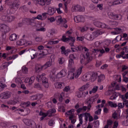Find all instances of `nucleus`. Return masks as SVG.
I'll use <instances>...</instances> for the list:
<instances>
[{"label": "nucleus", "instance_id": "obj_13", "mask_svg": "<svg viewBox=\"0 0 128 128\" xmlns=\"http://www.w3.org/2000/svg\"><path fill=\"white\" fill-rule=\"evenodd\" d=\"M41 80L44 88H48V78L44 77Z\"/></svg>", "mask_w": 128, "mask_h": 128}, {"label": "nucleus", "instance_id": "obj_59", "mask_svg": "<svg viewBox=\"0 0 128 128\" xmlns=\"http://www.w3.org/2000/svg\"><path fill=\"white\" fill-rule=\"evenodd\" d=\"M36 78L34 76H32L29 80V84H32Z\"/></svg>", "mask_w": 128, "mask_h": 128}, {"label": "nucleus", "instance_id": "obj_20", "mask_svg": "<svg viewBox=\"0 0 128 128\" xmlns=\"http://www.w3.org/2000/svg\"><path fill=\"white\" fill-rule=\"evenodd\" d=\"M47 12L49 16H52L56 12V10H54V8L48 7Z\"/></svg>", "mask_w": 128, "mask_h": 128}, {"label": "nucleus", "instance_id": "obj_57", "mask_svg": "<svg viewBox=\"0 0 128 128\" xmlns=\"http://www.w3.org/2000/svg\"><path fill=\"white\" fill-rule=\"evenodd\" d=\"M74 49H75V50H80V51H82V46H79L78 47H75L74 48Z\"/></svg>", "mask_w": 128, "mask_h": 128}, {"label": "nucleus", "instance_id": "obj_58", "mask_svg": "<svg viewBox=\"0 0 128 128\" xmlns=\"http://www.w3.org/2000/svg\"><path fill=\"white\" fill-rule=\"evenodd\" d=\"M30 100H38V96L36 95L32 96L30 97Z\"/></svg>", "mask_w": 128, "mask_h": 128}, {"label": "nucleus", "instance_id": "obj_8", "mask_svg": "<svg viewBox=\"0 0 128 128\" xmlns=\"http://www.w3.org/2000/svg\"><path fill=\"white\" fill-rule=\"evenodd\" d=\"M74 20L76 22H84V18L82 16H78L74 17Z\"/></svg>", "mask_w": 128, "mask_h": 128}, {"label": "nucleus", "instance_id": "obj_17", "mask_svg": "<svg viewBox=\"0 0 128 128\" xmlns=\"http://www.w3.org/2000/svg\"><path fill=\"white\" fill-rule=\"evenodd\" d=\"M54 86L56 88H63L64 87V83L57 82L54 84Z\"/></svg>", "mask_w": 128, "mask_h": 128}, {"label": "nucleus", "instance_id": "obj_5", "mask_svg": "<svg viewBox=\"0 0 128 128\" xmlns=\"http://www.w3.org/2000/svg\"><path fill=\"white\" fill-rule=\"evenodd\" d=\"M12 6L10 7V10H17L18 9L20 6V2L18 0H15L12 3Z\"/></svg>", "mask_w": 128, "mask_h": 128}, {"label": "nucleus", "instance_id": "obj_42", "mask_svg": "<svg viewBox=\"0 0 128 128\" xmlns=\"http://www.w3.org/2000/svg\"><path fill=\"white\" fill-rule=\"evenodd\" d=\"M15 82H16V84H22V80L20 78H17L15 79Z\"/></svg>", "mask_w": 128, "mask_h": 128}, {"label": "nucleus", "instance_id": "obj_64", "mask_svg": "<svg viewBox=\"0 0 128 128\" xmlns=\"http://www.w3.org/2000/svg\"><path fill=\"white\" fill-rule=\"evenodd\" d=\"M77 40H80L81 42H82L84 40V36H78L76 38Z\"/></svg>", "mask_w": 128, "mask_h": 128}, {"label": "nucleus", "instance_id": "obj_44", "mask_svg": "<svg viewBox=\"0 0 128 128\" xmlns=\"http://www.w3.org/2000/svg\"><path fill=\"white\" fill-rule=\"evenodd\" d=\"M112 121L110 120L107 121V124L104 126V128H108V126H112Z\"/></svg>", "mask_w": 128, "mask_h": 128}, {"label": "nucleus", "instance_id": "obj_32", "mask_svg": "<svg viewBox=\"0 0 128 128\" xmlns=\"http://www.w3.org/2000/svg\"><path fill=\"white\" fill-rule=\"evenodd\" d=\"M16 38H18V36H16V34H13L10 36V40L12 42H14L16 40Z\"/></svg>", "mask_w": 128, "mask_h": 128}, {"label": "nucleus", "instance_id": "obj_16", "mask_svg": "<svg viewBox=\"0 0 128 128\" xmlns=\"http://www.w3.org/2000/svg\"><path fill=\"white\" fill-rule=\"evenodd\" d=\"M52 64V59H50L48 62H46L42 66V68H44V70H46V68H50V66H51Z\"/></svg>", "mask_w": 128, "mask_h": 128}, {"label": "nucleus", "instance_id": "obj_49", "mask_svg": "<svg viewBox=\"0 0 128 128\" xmlns=\"http://www.w3.org/2000/svg\"><path fill=\"white\" fill-rule=\"evenodd\" d=\"M58 42H59L58 40L53 41L51 40L48 42V44H58Z\"/></svg>", "mask_w": 128, "mask_h": 128}, {"label": "nucleus", "instance_id": "obj_38", "mask_svg": "<svg viewBox=\"0 0 128 128\" xmlns=\"http://www.w3.org/2000/svg\"><path fill=\"white\" fill-rule=\"evenodd\" d=\"M90 113L86 112L84 114H82V116L83 115L84 116V120L86 122H88V118L90 116Z\"/></svg>", "mask_w": 128, "mask_h": 128}, {"label": "nucleus", "instance_id": "obj_61", "mask_svg": "<svg viewBox=\"0 0 128 128\" xmlns=\"http://www.w3.org/2000/svg\"><path fill=\"white\" fill-rule=\"evenodd\" d=\"M6 126H8V123L2 121L0 124V126L6 127Z\"/></svg>", "mask_w": 128, "mask_h": 128}, {"label": "nucleus", "instance_id": "obj_63", "mask_svg": "<svg viewBox=\"0 0 128 128\" xmlns=\"http://www.w3.org/2000/svg\"><path fill=\"white\" fill-rule=\"evenodd\" d=\"M94 125L95 128H98L100 126V121L96 120V122H94Z\"/></svg>", "mask_w": 128, "mask_h": 128}, {"label": "nucleus", "instance_id": "obj_21", "mask_svg": "<svg viewBox=\"0 0 128 128\" xmlns=\"http://www.w3.org/2000/svg\"><path fill=\"white\" fill-rule=\"evenodd\" d=\"M84 68L83 66H80V67L78 69L77 71V74H74V78H78L80 75L82 74V68Z\"/></svg>", "mask_w": 128, "mask_h": 128}, {"label": "nucleus", "instance_id": "obj_31", "mask_svg": "<svg viewBox=\"0 0 128 128\" xmlns=\"http://www.w3.org/2000/svg\"><path fill=\"white\" fill-rule=\"evenodd\" d=\"M69 120H71V124H74L76 120L75 119L74 114H71L69 117Z\"/></svg>", "mask_w": 128, "mask_h": 128}, {"label": "nucleus", "instance_id": "obj_1", "mask_svg": "<svg viewBox=\"0 0 128 128\" xmlns=\"http://www.w3.org/2000/svg\"><path fill=\"white\" fill-rule=\"evenodd\" d=\"M14 18H16L12 16H2L1 17L2 20L5 22H12V20H14Z\"/></svg>", "mask_w": 128, "mask_h": 128}, {"label": "nucleus", "instance_id": "obj_54", "mask_svg": "<svg viewBox=\"0 0 128 128\" xmlns=\"http://www.w3.org/2000/svg\"><path fill=\"white\" fill-rule=\"evenodd\" d=\"M124 104H126V102H123V104L122 103H118V108H124Z\"/></svg>", "mask_w": 128, "mask_h": 128}, {"label": "nucleus", "instance_id": "obj_46", "mask_svg": "<svg viewBox=\"0 0 128 128\" xmlns=\"http://www.w3.org/2000/svg\"><path fill=\"white\" fill-rule=\"evenodd\" d=\"M64 2V4L65 6V8L66 10L68 8V4H70V0H63Z\"/></svg>", "mask_w": 128, "mask_h": 128}, {"label": "nucleus", "instance_id": "obj_19", "mask_svg": "<svg viewBox=\"0 0 128 128\" xmlns=\"http://www.w3.org/2000/svg\"><path fill=\"white\" fill-rule=\"evenodd\" d=\"M60 50H62L61 52L62 54H64V56H68L69 50H66V47H64V46H61Z\"/></svg>", "mask_w": 128, "mask_h": 128}, {"label": "nucleus", "instance_id": "obj_25", "mask_svg": "<svg viewBox=\"0 0 128 128\" xmlns=\"http://www.w3.org/2000/svg\"><path fill=\"white\" fill-rule=\"evenodd\" d=\"M102 34H104V32H102L100 31V30H97V31H95V32H93L92 35L95 38H98V36H100Z\"/></svg>", "mask_w": 128, "mask_h": 128}, {"label": "nucleus", "instance_id": "obj_10", "mask_svg": "<svg viewBox=\"0 0 128 128\" xmlns=\"http://www.w3.org/2000/svg\"><path fill=\"white\" fill-rule=\"evenodd\" d=\"M92 75L90 73H88L83 76L82 80L84 82H88L90 80V77Z\"/></svg>", "mask_w": 128, "mask_h": 128}, {"label": "nucleus", "instance_id": "obj_4", "mask_svg": "<svg viewBox=\"0 0 128 128\" xmlns=\"http://www.w3.org/2000/svg\"><path fill=\"white\" fill-rule=\"evenodd\" d=\"M10 30V29L8 26L4 24H0V32L6 34V32H8Z\"/></svg>", "mask_w": 128, "mask_h": 128}, {"label": "nucleus", "instance_id": "obj_7", "mask_svg": "<svg viewBox=\"0 0 128 128\" xmlns=\"http://www.w3.org/2000/svg\"><path fill=\"white\" fill-rule=\"evenodd\" d=\"M74 12H84V7H82L80 5L77 4L73 7Z\"/></svg>", "mask_w": 128, "mask_h": 128}, {"label": "nucleus", "instance_id": "obj_40", "mask_svg": "<svg viewBox=\"0 0 128 128\" xmlns=\"http://www.w3.org/2000/svg\"><path fill=\"white\" fill-rule=\"evenodd\" d=\"M108 104L111 108H116V106H118V104H114L112 102L109 101Z\"/></svg>", "mask_w": 128, "mask_h": 128}, {"label": "nucleus", "instance_id": "obj_30", "mask_svg": "<svg viewBox=\"0 0 128 128\" xmlns=\"http://www.w3.org/2000/svg\"><path fill=\"white\" fill-rule=\"evenodd\" d=\"M26 126H32V124H36V122L34 120H26Z\"/></svg>", "mask_w": 128, "mask_h": 128}, {"label": "nucleus", "instance_id": "obj_9", "mask_svg": "<svg viewBox=\"0 0 128 128\" xmlns=\"http://www.w3.org/2000/svg\"><path fill=\"white\" fill-rule=\"evenodd\" d=\"M94 24L97 28H106V24H102L100 22H94Z\"/></svg>", "mask_w": 128, "mask_h": 128}, {"label": "nucleus", "instance_id": "obj_50", "mask_svg": "<svg viewBox=\"0 0 128 128\" xmlns=\"http://www.w3.org/2000/svg\"><path fill=\"white\" fill-rule=\"evenodd\" d=\"M98 86H94L93 88L92 89V92L93 94H96V92H98Z\"/></svg>", "mask_w": 128, "mask_h": 128}, {"label": "nucleus", "instance_id": "obj_39", "mask_svg": "<svg viewBox=\"0 0 128 128\" xmlns=\"http://www.w3.org/2000/svg\"><path fill=\"white\" fill-rule=\"evenodd\" d=\"M74 64V60L70 59L68 60V66L71 68L72 67V66Z\"/></svg>", "mask_w": 128, "mask_h": 128}, {"label": "nucleus", "instance_id": "obj_43", "mask_svg": "<svg viewBox=\"0 0 128 128\" xmlns=\"http://www.w3.org/2000/svg\"><path fill=\"white\" fill-rule=\"evenodd\" d=\"M120 98H122L123 102H125V104H128V100L126 99V95H122Z\"/></svg>", "mask_w": 128, "mask_h": 128}, {"label": "nucleus", "instance_id": "obj_29", "mask_svg": "<svg viewBox=\"0 0 128 128\" xmlns=\"http://www.w3.org/2000/svg\"><path fill=\"white\" fill-rule=\"evenodd\" d=\"M56 110L54 108L50 109L48 111V116H52V114H56Z\"/></svg>", "mask_w": 128, "mask_h": 128}, {"label": "nucleus", "instance_id": "obj_27", "mask_svg": "<svg viewBox=\"0 0 128 128\" xmlns=\"http://www.w3.org/2000/svg\"><path fill=\"white\" fill-rule=\"evenodd\" d=\"M46 76V74L43 73L41 75H38L36 77V80L40 82H42V80L44 78V76Z\"/></svg>", "mask_w": 128, "mask_h": 128}, {"label": "nucleus", "instance_id": "obj_37", "mask_svg": "<svg viewBox=\"0 0 128 128\" xmlns=\"http://www.w3.org/2000/svg\"><path fill=\"white\" fill-rule=\"evenodd\" d=\"M105 78L104 75H100L98 76V82H102Z\"/></svg>", "mask_w": 128, "mask_h": 128}, {"label": "nucleus", "instance_id": "obj_6", "mask_svg": "<svg viewBox=\"0 0 128 128\" xmlns=\"http://www.w3.org/2000/svg\"><path fill=\"white\" fill-rule=\"evenodd\" d=\"M62 40L64 42H67L68 40H70L73 44H74V42H76V38L70 36H68V38L66 36H62Z\"/></svg>", "mask_w": 128, "mask_h": 128}, {"label": "nucleus", "instance_id": "obj_14", "mask_svg": "<svg viewBox=\"0 0 128 128\" xmlns=\"http://www.w3.org/2000/svg\"><path fill=\"white\" fill-rule=\"evenodd\" d=\"M85 38L87 40H89L90 42H92V40H94V35L90 34H87L85 36Z\"/></svg>", "mask_w": 128, "mask_h": 128}, {"label": "nucleus", "instance_id": "obj_51", "mask_svg": "<svg viewBox=\"0 0 128 128\" xmlns=\"http://www.w3.org/2000/svg\"><path fill=\"white\" fill-rule=\"evenodd\" d=\"M46 2V0H40L39 4H40V6H44Z\"/></svg>", "mask_w": 128, "mask_h": 128}, {"label": "nucleus", "instance_id": "obj_12", "mask_svg": "<svg viewBox=\"0 0 128 128\" xmlns=\"http://www.w3.org/2000/svg\"><path fill=\"white\" fill-rule=\"evenodd\" d=\"M92 52H100V53L99 54L98 56H102V54H104L105 51L104 50L102 49H98V48H94L92 50Z\"/></svg>", "mask_w": 128, "mask_h": 128}, {"label": "nucleus", "instance_id": "obj_48", "mask_svg": "<svg viewBox=\"0 0 128 128\" xmlns=\"http://www.w3.org/2000/svg\"><path fill=\"white\" fill-rule=\"evenodd\" d=\"M10 0H6L5 4H7L8 6H10V8H12V2Z\"/></svg>", "mask_w": 128, "mask_h": 128}, {"label": "nucleus", "instance_id": "obj_52", "mask_svg": "<svg viewBox=\"0 0 128 128\" xmlns=\"http://www.w3.org/2000/svg\"><path fill=\"white\" fill-rule=\"evenodd\" d=\"M58 60L60 64H64V58H59Z\"/></svg>", "mask_w": 128, "mask_h": 128}, {"label": "nucleus", "instance_id": "obj_15", "mask_svg": "<svg viewBox=\"0 0 128 128\" xmlns=\"http://www.w3.org/2000/svg\"><path fill=\"white\" fill-rule=\"evenodd\" d=\"M86 62L85 63V66H86V64H88L92 60V56H90V54L88 53V52H86Z\"/></svg>", "mask_w": 128, "mask_h": 128}, {"label": "nucleus", "instance_id": "obj_22", "mask_svg": "<svg viewBox=\"0 0 128 128\" xmlns=\"http://www.w3.org/2000/svg\"><path fill=\"white\" fill-rule=\"evenodd\" d=\"M20 106L22 108H28L30 106V102H22L20 104Z\"/></svg>", "mask_w": 128, "mask_h": 128}, {"label": "nucleus", "instance_id": "obj_56", "mask_svg": "<svg viewBox=\"0 0 128 128\" xmlns=\"http://www.w3.org/2000/svg\"><path fill=\"white\" fill-rule=\"evenodd\" d=\"M36 32H46V28L42 27L40 28H36Z\"/></svg>", "mask_w": 128, "mask_h": 128}, {"label": "nucleus", "instance_id": "obj_41", "mask_svg": "<svg viewBox=\"0 0 128 128\" xmlns=\"http://www.w3.org/2000/svg\"><path fill=\"white\" fill-rule=\"evenodd\" d=\"M118 113H116V112H114L112 114V118L114 119V120H118Z\"/></svg>", "mask_w": 128, "mask_h": 128}, {"label": "nucleus", "instance_id": "obj_33", "mask_svg": "<svg viewBox=\"0 0 128 128\" xmlns=\"http://www.w3.org/2000/svg\"><path fill=\"white\" fill-rule=\"evenodd\" d=\"M88 84H86L79 88L80 92H84V90H88Z\"/></svg>", "mask_w": 128, "mask_h": 128}, {"label": "nucleus", "instance_id": "obj_24", "mask_svg": "<svg viewBox=\"0 0 128 128\" xmlns=\"http://www.w3.org/2000/svg\"><path fill=\"white\" fill-rule=\"evenodd\" d=\"M110 16H111V18L112 20H120L122 18L120 15L114 14L112 13H110Z\"/></svg>", "mask_w": 128, "mask_h": 128}, {"label": "nucleus", "instance_id": "obj_26", "mask_svg": "<svg viewBox=\"0 0 128 128\" xmlns=\"http://www.w3.org/2000/svg\"><path fill=\"white\" fill-rule=\"evenodd\" d=\"M49 76L51 80H52L53 82H56L58 75H56V74L54 73H52Z\"/></svg>", "mask_w": 128, "mask_h": 128}, {"label": "nucleus", "instance_id": "obj_36", "mask_svg": "<svg viewBox=\"0 0 128 128\" xmlns=\"http://www.w3.org/2000/svg\"><path fill=\"white\" fill-rule=\"evenodd\" d=\"M122 4V0H116L112 2V6H116V4Z\"/></svg>", "mask_w": 128, "mask_h": 128}, {"label": "nucleus", "instance_id": "obj_35", "mask_svg": "<svg viewBox=\"0 0 128 128\" xmlns=\"http://www.w3.org/2000/svg\"><path fill=\"white\" fill-rule=\"evenodd\" d=\"M79 121H80V124H78L77 125V128H80V124H82V114H80L79 115Z\"/></svg>", "mask_w": 128, "mask_h": 128}, {"label": "nucleus", "instance_id": "obj_45", "mask_svg": "<svg viewBox=\"0 0 128 128\" xmlns=\"http://www.w3.org/2000/svg\"><path fill=\"white\" fill-rule=\"evenodd\" d=\"M22 72L24 74H28V68L26 67L25 66H23L22 67Z\"/></svg>", "mask_w": 128, "mask_h": 128}, {"label": "nucleus", "instance_id": "obj_11", "mask_svg": "<svg viewBox=\"0 0 128 128\" xmlns=\"http://www.w3.org/2000/svg\"><path fill=\"white\" fill-rule=\"evenodd\" d=\"M66 76V70L64 69L57 74V78H64V76Z\"/></svg>", "mask_w": 128, "mask_h": 128}, {"label": "nucleus", "instance_id": "obj_53", "mask_svg": "<svg viewBox=\"0 0 128 128\" xmlns=\"http://www.w3.org/2000/svg\"><path fill=\"white\" fill-rule=\"evenodd\" d=\"M116 32L115 33V34H120L122 32V28H116Z\"/></svg>", "mask_w": 128, "mask_h": 128}, {"label": "nucleus", "instance_id": "obj_34", "mask_svg": "<svg viewBox=\"0 0 128 128\" xmlns=\"http://www.w3.org/2000/svg\"><path fill=\"white\" fill-rule=\"evenodd\" d=\"M68 78L69 80H74V74L72 72H70L68 74Z\"/></svg>", "mask_w": 128, "mask_h": 128}, {"label": "nucleus", "instance_id": "obj_60", "mask_svg": "<svg viewBox=\"0 0 128 128\" xmlns=\"http://www.w3.org/2000/svg\"><path fill=\"white\" fill-rule=\"evenodd\" d=\"M54 121L52 120H50L48 122V125L50 126H54Z\"/></svg>", "mask_w": 128, "mask_h": 128}, {"label": "nucleus", "instance_id": "obj_18", "mask_svg": "<svg viewBox=\"0 0 128 128\" xmlns=\"http://www.w3.org/2000/svg\"><path fill=\"white\" fill-rule=\"evenodd\" d=\"M86 56L84 54H81L80 56V62L82 64L86 65Z\"/></svg>", "mask_w": 128, "mask_h": 128}, {"label": "nucleus", "instance_id": "obj_55", "mask_svg": "<svg viewBox=\"0 0 128 128\" xmlns=\"http://www.w3.org/2000/svg\"><path fill=\"white\" fill-rule=\"evenodd\" d=\"M35 40H36V42H42V38L38 36V37L36 38Z\"/></svg>", "mask_w": 128, "mask_h": 128}, {"label": "nucleus", "instance_id": "obj_47", "mask_svg": "<svg viewBox=\"0 0 128 128\" xmlns=\"http://www.w3.org/2000/svg\"><path fill=\"white\" fill-rule=\"evenodd\" d=\"M88 30V27H83V28H80V31L81 32H86Z\"/></svg>", "mask_w": 128, "mask_h": 128}, {"label": "nucleus", "instance_id": "obj_62", "mask_svg": "<svg viewBox=\"0 0 128 128\" xmlns=\"http://www.w3.org/2000/svg\"><path fill=\"white\" fill-rule=\"evenodd\" d=\"M100 112H102V108H98L95 112L94 114H100Z\"/></svg>", "mask_w": 128, "mask_h": 128}, {"label": "nucleus", "instance_id": "obj_23", "mask_svg": "<svg viewBox=\"0 0 128 128\" xmlns=\"http://www.w3.org/2000/svg\"><path fill=\"white\" fill-rule=\"evenodd\" d=\"M42 69L44 70V67L40 65L36 64L35 66V72H40L42 70Z\"/></svg>", "mask_w": 128, "mask_h": 128}, {"label": "nucleus", "instance_id": "obj_28", "mask_svg": "<svg viewBox=\"0 0 128 128\" xmlns=\"http://www.w3.org/2000/svg\"><path fill=\"white\" fill-rule=\"evenodd\" d=\"M96 78H98V74L95 72L92 73L90 78L92 82H94Z\"/></svg>", "mask_w": 128, "mask_h": 128}, {"label": "nucleus", "instance_id": "obj_2", "mask_svg": "<svg viewBox=\"0 0 128 128\" xmlns=\"http://www.w3.org/2000/svg\"><path fill=\"white\" fill-rule=\"evenodd\" d=\"M12 96V92L8 91H6L0 94V98L1 100H8Z\"/></svg>", "mask_w": 128, "mask_h": 128}, {"label": "nucleus", "instance_id": "obj_3", "mask_svg": "<svg viewBox=\"0 0 128 128\" xmlns=\"http://www.w3.org/2000/svg\"><path fill=\"white\" fill-rule=\"evenodd\" d=\"M22 22L26 24L28 26H36V22H34V19L25 18L22 20Z\"/></svg>", "mask_w": 128, "mask_h": 128}]
</instances>
